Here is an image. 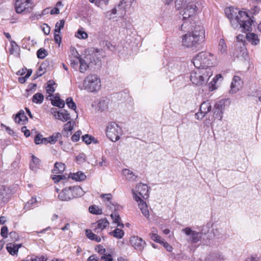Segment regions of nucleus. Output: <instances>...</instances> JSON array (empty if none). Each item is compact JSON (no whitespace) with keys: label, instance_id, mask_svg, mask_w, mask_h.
I'll use <instances>...</instances> for the list:
<instances>
[{"label":"nucleus","instance_id":"6ab92c4d","mask_svg":"<svg viewBox=\"0 0 261 261\" xmlns=\"http://www.w3.org/2000/svg\"><path fill=\"white\" fill-rule=\"evenodd\" d=\"M11 191L10 190L5 186H2L0 188V200L4 202H7L10 198Z\"/></svg>","mask_w":261,"mask_h":261},{"label":"nucleus","instance_id":"a211bd4d","mask_svg":"<svg viewBox=\"0 0 261 261\" xmlns=\"http://www.w3.org/2000/svg\"><path fill=\"white\" fill-rule=\"evenodd\" d=\"M252 21L250 20L249 16L247 18H241L240 22L238 23V25H240V27L243 29L244 31H250L251 30Z\"/></svg>","mask_w":261,"mask_h":261},{"label":"nucleus","instance_id":"58836bf2","mask_svg":"<svg viewBox=\"0 0 261 261\" xmlns=\"http://www.w3.org/2000/svg\"><path fill=\"white\" fill-rule=\"evenodd\" d=\"M65 24V20L61 19L58 21L55 24V32L61 33V30L64 28Z\"/></svg>","mask_w":261,"mask_h":261},{"label":"nucleus","instance_id":"72a5a7b5","mask_svg":"<svg viewBox=\"0 0 261 261\" xmlns=\"http://www.w3.org/2000/svg\"><path fill=\"white\" fill-rule=\"evenodd\" d=\"M109 99H101L98 103V110L103 111L108 108Z\"/></svg>","mask_w":261,"mask_h":261},{"label":"nucleus","instance_id":"9b49d317","mask_svg":"<svg viewBox=\"0 0 261 261\" xmlns=\"http://www.w3.org/2000/svg\"><path fill=\"white\" fill-rule=\"evenodd\" d=\"M130 244L136 250H142L146 245V242L138 236H133L129 239Z\"/></svg>","mask_w":261,"mask_h":261},{"label":"nucleus","instance_id":"39448f33","mask_svg":"<svg viewBox=\"0 0 261 261\" xmlns=\"http://www.w3.org/2000/svg\"><path fill=\"white\" fill-rule=\"evenodd\" d=\"M85 193L80 186L65 188L59 194L58 198L62 201H68L73 198L81 197Z\"/></svg>","mask_w":261,"mask_h":261},{"label":"nucleus","instance_id":"e433bc0d","mask_svg":"<svg viewBox=\"0 0 261 261\" xmlns=\"http://www.w3.org/2000/svg\"><path fill=\"white\" fill-rule=\"evenodd\" d=\"M86 177L85 174L81 171L74 173L72 176V178L76 181H82L84 180Z\"/></svg>","mask_w":261,"mask_h":261},{"label":"nucleus","instance_id":"ea45409f","mask_svg":"<svg viewBox=\"0 0 261 261\" xmlns=\"http://www.w3.org/2000/svg\"><path fill=\"white\" fill-rule=\"evenodd\" d=\"M75 36L80 39H85L88 37L87 33L83 31V28L78 30Z\"/></svg>","mask_w":261,"mask_h":261},{"label":"nucleus","instance_id":"412c9836","mask_svg":"<svg viewBox=\"0 0 261 261\" xmlns=\"http://www.w3.org/2000/svg\"><path fill=\"white\" fill-rule=\"evenodd\" d=\"M32 161L30 163V168L31 170L36 171L40 168L41 161L36 156L32 155Z\"/></svg>","mask_w":261,"mask_h":261},{"label":"nucleus","instance_id":"774afa93","mask_svg":"<svg viewBox=\"0 0 261 261\" xmlns=\"http://www.w3.org/2000/svg\"><path fill=\"white\" fill-rule=\"evenodd\" d=\"M205 115L206 114H203L201 111H199L195 114V118L198 120H201Z\"/></svg>","mask_w":261,"mask_h":261},{"label":"nucleus","instance_id":"0eeeda50","mask_svg":"<svg viewBox=\"0 0 261 261\" xmlns=\"http://www.w3.org/2000/svg\"><path fill=\"white\" fill-rule=\"evenodd\" d=\"M121 134V128L116 122H111L108 124L106 128V135L110 140L116 142L120 139Z\"/></svg>","mask_w":261,"mask_h":261},{"label":"nucleus","instance_id":"0e129e2a","mask_svg":"<svg viewBox=\"0 0 261 261\" xmlns=\"http://www.w3.org/2000/svg\"><path fill=\"white\" fill-rule=\"evenodd\" d=\"M100 197L103 198L105 200H107V202L111 201L112 198L111 194H102Z\"/></svg>","mask_w":261,"mask_h":261},{"label":"nucleus","instance_id":"f8f14e48","mask_svg":"<svg viewBox=\"0 0 261 261\" xmlns=\"http://www.w3.org/2000/svg\"><path fill=\"white\" fill-rule=\"evenodd\" d=\"M134 199L138 202V206L142 214L146 218L149 217V212L146 202H145L140 197L137 195L134 191H133Z\"/></svg>","mask_w":261,"mask_h":261},{"label":"nucleus","instance_id":"c756f323","mask_svg":"<svg viewBox=\"0 0 261 261\" xmlns=\"http://www.w3.org/2000/svg\"><path fill=\"white\" fill-rule=\"evenodd\" d=\"M110 234L117 239H120L123 237L124 232L121 229L116 228L113 231L110 232Z\"/></svg>","mask_w":261,"mask_h":261},{"label":"nucleus","instance_id":"423d86ee","mask_svg":"<svg viewBox=\"0 0 261 261\" xmlns=\"http://www.w3.org/2000/svg\"><path fill=\"white\" fill-rule=\"evenodd\" d=\"M225 13L233 28L238 26V22H240L241 18L248 17V14L246 12L231 7L226 8L225 9Z\"/></svg>","mask_w":261,"mask_h":261},{"label":"nucleus","instance_id":"5fc2aeb1","mask_svg":"<svg viewBox=\"0 0 261 261\" xmlns=\"http://www.w3.org/2000/svg\"><path fill=\"white\" fill-rule=\"evenodd\" d=\"M54 39L56 43L60 45L61 43L62 37L60 35V33H58V32H55L54 34Z\"/></svg>","mask_w":261,"mask_h":261},{"label":"nucleus","instance_id":"473e14b6","mask_svg":"<svg viewBox=\"0 0 261 261\" xmlns=\"http://www.w3.org/2000/svg\"><path fill=\"white\" fill-rule=\"evenodd\" d=\"M78 58L80 64V71L82 73H84L89 68V66L84 59L80 58V57Z\"/></svg>","mask_w":261,"mask_h":261},{"label":"nucleus","instance_id":"8fccbe9b","mask_svg":"<svg viewBox=\"0 0 261 261\" xmlns=\"http://www.w3.org/2000/svg\"><path fill=\"white\" fill-rule=\"evenodd\" d=\"M47 86L46 87V92L49 95L51 94L55 91V89L53 87V84L51 83L50 81L49 82Z\"/></svg>","mask_w":261,"mask_h":261},{"label":"nucleus","instance_id":"b1692460","mask_svg":"<svg viewBox=\"0 0 261 261\" xmlns=\"http://www.w3.org/2000/svg\"><path fill=\"white\" fill-rule=\"evenodd\" d=\"M197 3L196 0H176L175 2V7L177 9H180L186 5Z\"/></svg>","mask_w":261,"mask_h":261},{"label":"nucleus","instance_id":"5701e85b","mask_svg":"<svg viewBox=\"0 0 261 261\" xmlns=\"http://www.w3.org/2000/svg\"><path fill=\"white\" fill-rule=\"evenodd\" d=\"M126 180L130 181H134L136 180L137 175H135L132 171L129 169H125L122 171Z\"/></svg>","mask_w":261,"mask_h":261},{"label":"nucleus","instance_id":"ddd939ff","mask_svg":"<svg viewBox=\"0 0 261 261\" xmlns=\"http://www.w3.org/2000/svg\"><path fill=\"white\" fill-rule=\"evenodd\" d=\"M134 191L137 194V195L141 198L144 199H147L148 196V188L147 185L140 183L136 186V190H132V192Z\"/></svg>","mask_w":261,"mask_h":261},{"label":"nucleus","instance_id":"6e6d98bb","mask_svg":"<svg viewBox=\"0 0 261 261\" xmlns=\"http://www.w3.org/2000/svg\"><path fill=\"white\" fill-rule=\"evenodd\" d=\"M8 229V227L6 226H3L1 228V234L2 237L4 238H6L7 237Z\"/></svg>","mask_w":261,"mask_h":261},{"label":"nucleus","instance_id":"4be33fe9","mask_svg":"<svg viewBox=\"0 0 261 261\" xmlns=\"http://www.w3.org/2000/svg\"><path fill=\"white\" fill-rule=\"evenodd\" d=\"M21 247V244H15L12 243H9L7 245V250L8 252L12 255H14L17 254L18 249Z\"/></svg>","mask_w":261,"mask_h":261},{"label":"nucleus","instance_id":"bf43d9fd","mask_svg":"<svg viewBox=\"0 0 261 261\" xmlns=\"http://www.w3.org/2000/svg\"><path fill=\"white\" fill-rule=\"evenodd\" d=\"M45 64H46L45 63H43L40 66V67L39 68V70L37 72V74L38 76H41L45 73V71L43 70V68H45Z\"/></svg>","mask_w":261,"mask_h":261},{"label":"nucleus","instance_id":"864d4df0","mask_svg":"<svg viewBox=\"0 0 261 261\" xmlns=\"http://www.w3.org/2000/svg\"><path fill=\"white\" fill-rule=\"evenodd\" d=\"M230 92L231 93H236L237 91L239 90L238 85L237 83H234L233 81H232L231 85H230Z\"/></svg>","mask_w":261,"mask_h":261},{"label":"nucleus","instance_id":"c9c22d12","mask_svg":"<svg viewBox=\"0 0 261 261\" xmlns=\"http://www.w3.org/2000/svg\"><path fill=\"white\" fill-rule=\"evenodd\" d=\"M62 136L60 133H55L51 136L48 137L50 140L49 142L50 144H55L59 139L61 138Z\"/></svg>","mask_w":261,"mask_h":261},{"label":"nucleus","instance_id":"a19ab883","mask_svg":"<svg viewBox=\"0 0 261 261\" xmlns=\"http://www.w3.org/2000/svg\"><path fill=\"white\" fill-rule=\"evenodd\" d=\"M83 141L85 142L87 144H90L92 141L94 142L95 143L97 142V140L94 141V138L91 136H89L88 134L85 135L82 137Z\"/></svg>","mask_w":261,"mask_h":261},{"label":"nucleus","instance_id":"dca6fc26","mask_svg":"<svg viewBox=\"0 0 261 261\" xmlns=\"http://www.w3.org/2000/svg\"><path fill=\"white\" fill-rule=\"evenodd\" d=\"M104 56V52L102 50L96 49L95 51L90 55L89 57H86L87 59H90L91 63L97 65L100 61L101 59Z\"/></svg>","mask_w":261,"mask_h":261},{"label":"nucleus","instance_id":"c03bdc74","mask_svg":"<svg viewBox=\"0 0 261 261\" xmlns=\"http://www.w3.org/2000/svg\"><path fill=\"white\" fill-rule=\"evenodd\" d=\"M149 236L153 241L160 243L161 244L162 242L164 241V240L162 239L159 236L153 232L150 233Z\"/></svg>","mask_w":261,"mask_h":261},{"label":"nucleus","instance_id":"13d9d810","mask_svg":"<svg viewBox=\"0 0 261 261\" xmlns=\"http://www.w3.org/2000/svg\"><path fill=\"white\" fill-rule=\"evenodd\" d=\"M95 250L100 255L105 254L106 253V249L102 246L98 245L95 247Z\"/></svg>","mask_w":261,"mask_h":261},{"label":"nucleus","instance_id":"f3484780","mask_svg":"<svg viewBox=\"0 0 261 261\" xmlns=\"http://www.w3.org/2000/svg\"><path fill=\"white\" fill-rule=\"evenodd\" d=\"M236 56L245 58L247 56V49L244 41L237 42L235 44Z\"/></svg>","mask_w":261,"mask_h":261},{"label":"nucleus","instance_id":"20e7f679","mask_svg":"<svg viewBox=\"0 0 261 261\" xmlns=\"http://www.w3.org/2000/svg\"><path fill=\"white\" fill-rule=\"evenodd\" d=\"M79 87L81 90L84 89L89 92H97L101 88V81L97 75L91 74L85 78L83 85Z\"/></svg>","mask_w":261,"mask_h":261},{"label":"nucleus","instance_id":"4468645a","mask_svg":"<svg viewBox=\"0 0 261 261\" xmlns=\"http://www.w3.org/2000/svg\"><path fill=\"white\" fill-rule=\"evenodd\" d=\"M51 112L56 119L65 122L70 119L69 113L65 110L58 111L56 108H52Z\"/></svg>","mask_w":261,"mask_h":261},{"label":"nucleus","instance_id":"7ed1b4c3","mask_svg":"<svg viewBox=\"0 0 261 261\" xmlns=\"http://www.w3.org/2000/svg\"><path fill=\"white\" fill-rule=\"evenodd\" d=\"M214 56L210 53L201 51L193 57L192 62L196 68H211L214 64Z\"/></svg>","mask_w":261,"mask_h":261},{"label":"nucleus","instance_id":"cd10ccee","mask_svg":"<svg viewBox=\"0 0 261 261\" xmlns=\"http://www.w3.org/2000/svg\"><path fill=\"white\" fill-rule=\"evenodd\" d=\"M219 53L221 55L227 54V45L223 39H221L218 44Z\"/></svg>","mask_w":261,"mask_h":261},{"label":"nucleus","instance_id":"79ce46f5","mask_svg":"<svg viewBox=\"0 0 261 261\" xmlns=\"http://www.w3.org/2000/svg\"><path fill=\"white\" fill-rule=\"evenodd\" d=\"M66 103L69 108L73 110H76V106L75 102L73 101L72 97H68L66 99Z\"/></svg>","mask_w":261,"mask_h":261},{"label":"nucleus","instance_id":"4d7b16f0","mask_svg":"<svg viewBox=\"0 0 261 261\" xmlns=\"http://www.w3.org/2000/svg\"><path fill=\"white\" fill-rule=\"evenodd\" d=\"M42 30L45 35H48L50 33V27L46 23H44L42 27Z\"/></svg>","mask_w":261,"mask_h":261},{"label":"nucleus","instance_id":"4c0bfd02","mask_svg":"<svg viewBox=\"0 0 261 261\" xmlns=\"http://www.w3.org/2000/svg\"><path fill=\"white\" fill-rule=\"evenodd\" d=\"M89 212L93 214L99 215L102 213V210L97 206L93 205L89 207Z\"/></svg>","mask_w":261,"mask_h":261},{"label":"nucleus","instance_id":"09e8293b","mask_svg":"<svg viewBox=\"0 0 261 261\" xmlns=\"http://www.w3.org/2000/svg\"><path fill=\"white\" fill-rule=\"evenodd\" d=\"M182 20L184 21L183 23L181 25L180 30H181V31H185V30L189 29V27L190 25L189 22H190L189 21L190 19L185 20L184 19V17H183Z\"/></svg>","mask_w":261,"mask_h":261},{"label":"nucleus","instance_id":"7c9ffc66","mask_svg":"<svg viewBox=\"0 0 261 261\" xmlns=\"http://www.w3.org/2000/svg\"><path fill=\"white\" fill-rule=\"evenodd\" d=\"M111 217L113 222L117 224L118 226L124 227L123 224L120 222L121 218L118 214L117 213H112L111 214Z\"/></svg>","mask_w":261,"mask_h":261},{"label":"nucleus","instance_id":"69168bd1","mask_svg":"<svg viewBox=\"0 0 261 261\" xmlns=\"http://www.w3.org/2000/svg\"><path fill=\"white\" fill-rule=\"evenodd\" d=\"M47 258H45L44 256H41L40 257L35 256L34 257H32L31 259V261H46Z\"/></svg>","mask_w":261,"mask_h":261},{"label":"nucleus","instance_id":"9d476101","mask_svg":"<svg viewBox=\"0 0 261 261\" xmlns=\"http://www.w3.org/2000/svg\"><path fill=\"white\" fill-rule=\"evenodd\" d=\"M182 231L187 236H190L189 240L193 243H197L202 238V233L194 231L190 227H186Z\"/></svg>","mask_w":261,"mask_h":261},{"label":"nucleus","instance_id":"aec40b11","mask_svg":"<svg viewBox=\"0 0 261 261\" xmlns=\"http://www.w3.org/2000/svg\"><path fill=\"white\" fill-rule=\"evenodd\" d=\"M16 123L23 125L28 121V119L23 111H20L17 114L14 118Z\"/></svg>","mask_w":261,"mask_h":261},{"label":"nucleus","instance_id":"bb28decb","mask_svg":"<svg viewBox=\"0 0 261 261\" xmlns=\"http://www.w3.org/2000/svg\"><path fill=\"white\" fill-rule=\"evenodd\" d=\"M65 165L62 163H56L52 172L55 174H61L65 170Z\"/></svg>","mask_w":261,"mask_h":261},{"label":"nucleus","instance_id":"338daca9","mask_svg":"<svg viewBox=\"0 0 261 261\" xmlns=\"http://www.w3.org/2000/svg\"><path fill=\"white\" fill-rule=\"evenodd\" d=\"M42 135H41L40 134H38L36 136V137H35V139H34V141L36 144H40L42 143V142H41V140L42 139Z\"/></svg>","mask_w":261,"mask_h":261},{"label":"nucleus","instance_id":"de8ad7c7","mask_svg":"<svg viewBox=\"0 0 261 261\" xmlns=\"http://www.w3.org/2000/svg\"><path fill=\"white\" fill-rule=\"evenodd\" d=\"M73 123L74 122H72L71 121H68V122H67L64 126V130L65 132L71 131L73 128Z\"/></svg>","mask_w":261,"mask_h":261},{"label":"nucleus","instance_id":"603ef678","mask_svg":"<svg viewBox=\"0 0 261 261\" xmlns=\"http://www.w3.org/2000/svg\"><path fill=\"white\" fill-rule=\"evenodd\" d=\"M107 207H109L110 209L112 210H114L115 211H117L118 208L119 206L117 205H115L114 203L112 202V201H109L107 202L106 203Z\"/></svg>","mask_w":261,"mask_h":261},{"label":"nucleus","instance_id":"1a4fd4ad","mask_svg":"<svg viewBox=\"0 0 261 261\" xmlns=\"http://www.w3.org/2000/svg\"><path fill=\"white\" fill-rule=\"evenodd\" d=\"M225 106V101L223 100H221L216 102L213 110V115L215 119H218L220 120L222 119Z\"/></svg>","mask_w":261,"mask_h":261},{"label":"nucleus","instance_id":"3c124183","mask_svg":"<svg viewBox=\"0 0 261 261\" xmlns=\"http://www.w3.org/2000/svg\"><path fill=\"white\" fill-rule=\"evenodd\" d=\"M82 133L80 130L76 132L71 137V140L73 142H77L80 140Z\"/></svg>","mask_w":261,"mask_h":261},{"label":"nucleus","instance_id":"e2e57ef3","mask_svg":"<svg viewBox=\"0 0 261 261\" xmlns=\"http://www.w3.org/2000/svg\"><path fill=\"white\" fill-rule=\"evenodd\" d=\"M86 234L87 238L91 240H93V239L95 237V236L96 235L94 233H93L90 230L88 229L86 230Z\"/></svg>","mask_w":261,"mask_h":261},{"label":"nucleus","instance_id":"a878e982","mask_svg":"<svg viewBox=\"0 0 261 261\" xmlns=\"http://www.w3.org/2000/svg\"><path fill=\"white\" fill-rule=\"evenodd\" d=\"M246 39L249 42L254 45L258 44L259 42L257 36L254 33H248L246 35Z\"/></svg>","mask_w":261,"mask_h":261},{"label":"nucleus","instance_id":"c85d7f7f","mask_svg":"<svg viewBox=\"0 0 261 261\" xmlns=\"http://www.w3.org/2000/svg\"><path fill=\"white\" fill-rule=\"evenodd\" d=\"M97 227L95 229H104L109 225V222L106 218H103L98 220L96 222Z\"/></svg>","mask_w":261,"mask_h":261},{"label":"nucleus","instance_id":"f03ea898","mask_svg":"<svg viewBox=\"0 0 261 261\" xmlns=\"http://www.w3.org/2000/svg\"><path fill=\"white\" fill-rule=\"evenodd\" d=\"M213 75L211 68H196L190 73V79L193 84L196 86L205 85Z\"/></svg>","mask_w":261,"mask_h":261},{"label":"nucleus","instance_id":"37998d69","mask_svg":"<svg viewBox=\"0 0 261 261\" xmlns=\"http://www.w3.org/2000/svg\"><path fill=\"white\" fill-rule=\"evenodd\" d=\"M37 202L36 198L32 197L31 199H30L27 203H25L24 205V208L27 210H29L32 208V207L34 206V204L36 203Z\"/></svg>","mask_w":261,"mask_h":261},{"label":"nucleus","instance_id":"052dcab7","mask_svg":"<svg viewBox=\"0 0 261 261\" xmlns=\"http://www.w3.org/2000/svg\"><path fill=\"white\" fill-rule=\"evenodd\" d=\"M161 244H162L163 245V246L167 250V251H168V252H171L172 251L173 248L167 242H164L163 241V242H162Z\"/></svg>","mask_w":261,"mask_h":261},{"label":"nucleus","instance_id":"680f3d73","mask_svg":"<svg viewBox=\"0 0 261 261\" xmlns=\"http://www.w3.org/2000/svg\"><path fill=\"white\" fill-rule=\"evenodd\" d=\"M53 179L55 181V182H59L62 179L66 178L64 175H54V177H52Z\"/></svg>","mask_w":261,"mask_h":261},{"label":"nucleus","instance_id":"f257e3e1","mask_svg":"<svg viewBox=\"0 0 261 261\" xmlns=\"http://www.w3.org/2000/svg\"><path fill=\"white\" fill-rule=\"evenodd\" d=\"M191 30V32L183 35L182 45L196 51L202 48L201 43L204 40L205 31L202 26L196 25Z\"/></svg>","mask_w":261,"mask_h":261},{"label":"nucleus","instance_id":"49530a36","mask_svg":"<svg viewBox=\"0 0 261 261\" xmlns=\"http://www.w3.org/2000/svg\"><path fill=\"white\" fill-rule=\"evenodd\" d=\"M99 261H113V257L110 254H101Z\"/></svg>","mask_w":261,"mask_h":261},{"label":"nucleus","instance_id":"6e6552de","mask_svg":"<svg viewBox=\"0 0 261 261\" xmlns=\"http://www.w3.org/2000/svg\"><path fill=\"white\" fill-rule=\"evenodd\" d=\"M184 10H182V16L184 19H189L194 16L197 12V7L196 3H192L191 4L186 5Z\"/></svg>","mask_w":261,"mask_h":261},{"label":"nucleus","instance_id":"2eb2a0df","mask_svg":"<svg viewBox=\"0 0 261 261\" xmlns=\"http://www.w3.org/2000/svg\"><path fill=\"white\" fill-rule=\"evenodd\" d=\"M31 0H16L15 10L17 13H21L29 9L31 6Z\"/></svg>","mask_w":261,"mask_h":261},{"label":"nucleus","instance_id":"f704fd0d","mask_svg":"<svg viewBox=\"0 0 261 261\" xmlns=\"http://www.w3.org/2000/svg\"><path fill=\"white\" fill-rule=\"evenodd\" d=\"M44 99V96L40 93H37L33 95L32 101L36 103H41Z\"/></svg>","mask_w":261,"mask_h":261},{"label":"nucleus","instance_id":"2f4dec72","mask_svg":"<svg viewBox=\"0 0 261 261\" xmlns=\"http://www.w3.org/2000/svg\"><path fill=\"white\" fill-rule=\"evenodd\" d=\"M51 103L53 106L60 108H62L65 106V101L59 97H55L54 99H52Z\"/></svg>","mask_w":261,"mask_h":261},{"label":"nucleus","instance_id":"a18cd8bd","mask_svg":"<svg viewBox=\"0 0 261 261\" xmlns=\"http://www.w3.org/2000/svg\"><path fill=\"white\" fill-rule=\"evenodd\" d=\"M37 57L40 59H44L47 55L46 49L41 48L37 52Z\"/></svg>","mask_w":261,"mask_h":261},{"label":"nucleus","instance_id":"393cba45","mask_svg":"<svg viewBox=\"0 0 261 261\" xmlns=\"http://www.w3.org/2000/svg\"><path fill=\"white\" fill-rule=\"evenodd\" d=\"M211 105L210 102L207 100L202 102L200 107L199 111L202 112L203 114H207L211 111Z\"/></svg>","mask_w":261,"mask_h":261}]
</instances>
